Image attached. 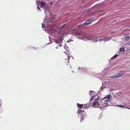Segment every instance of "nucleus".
<instances>
[{
	"instance_id": "1",
	"label": "nucleus",
	"mask_w": 130,
	"mask_h": 130,
	"mask_svg": "<svg viewBox=\"0 0 130 130\" xmlns=\"http://www.w3.org/2000/svg\"><path fill=\"white\" fill-rule=\"evenodd\" d=\"M94 21L93 20H92L91 18L88 19L87 21H86L85 22L83 23L82 25H80L79 26H78L77 27L79 26H85L89 25L90 24L92 21Z\"/></svg>"
},
{
	"instance_id": "2",
	"label": "nucleus",
	"mask_w": 130,
	"mask_h": 130,
	"mask_svg": "<svg viewBox=\"0 0 130 130\" xmlns=\"http://www.w3.org/2000/svg\"><path fill=\"white\" fill-rule=\"evenodd\" d=\"M124 72L121 71L119 73L115 75L112 76L111 77L115 79L123 76L124 75Z\"/></svg>"
},
{
	"instance_id": "3",
	"label": "nucleus",
	"mask_w": 130,
	"mask_h": 130,
	"mask_svg": "<svg viewBox=\"0 0 130 130\" xmlns=\"http://www.w3.org/2000/svg\"><path fill=\"white\" fill-rule=\"evenodd\" d=\"M99 98H98L96 99L94 101L93 103V106L94 107H99V106H100V101L98 103L99 99Z\"/></svg>"
},
{
	"instance_id": "4",
	"label": "nucleus",
	"mask_w": 130,
	"mask_h": 130,
	"mask_svg": "<svg viewBox=\"0 0 130 130\" xmlns=\"http://www.w3.org/2000/svg\"><path fill=\"white\" fill-rule=\"evenodd\" d=\"M100 102V105L104 106H109V104H110L109 103L107 102V101L104 100L103 99L102 100H101Z\"/></svg>"
},
{
	"instance_id": "5",
	"label": "nucleus",
	"mask_w": 130,
	"mask_h": 130,
	"mask_svg": "<svg viewBox=\"0 0 130 130\" xmlns=\"http://www.w3.org/2000/svg\"><path fill=\"white\" fill-rule=\"evenodd\" d=\"M112 98V96L111 95H108L103 98L104 100L107 101V102L110 103V101L111 100Z\"/></svg>"
},
{
	"instance_id": "6",
	"label": "nucleus",
	"mask_w": 130,
	"mask_h": 130,
	"mask_svg": "<svg viewBox=\"0 0 130 130\" xmlns=\"http://www.w3.org/2000/svg\"><path fill=\"white\" fill-rule=\"evenodd\" d=\"M66 55L67 56V59H65L64 60V62L67 65L69 64V58H71V57H69L68 55H67L66 54Z\"/></svg>"
},
{
	"instance_id": "7",
	"label": "nucleus",
	"mask_w": 130,
	"mask_h": 130,
	"mask_svg": "<svg viewBox=\"0 0 130 130\" xmlns=\"http://www.w3.org/2000/svg\"><path fill=\"white\" fill-rule=\"evenodd\" d=\"M88 39H89L90 40H91L92 42H97L99 40V39H98V38H96V37H94V38H92L91 39L89 38Z\"/></svg>"
},
{
	"instance_id": "8",
	"label": "nucleus",
	"mask_w": 130,
	"mask_h": 130,
	"mask_svg": "<svg viewBox=\"0 0 130 130\" xmlns=\"http://www.w3.org/2000/svg\"><path fill=\"white\" fill-rule=\"evenodd\" d=\"M77 106L78 107L79 109H81L82 108H85V105H83L82 104H79V103H77Z\"/></svg>"
},
{
	"instance_id": "9",
	"label": "nucleus",
	"mask_w": 130,
	"mask_h": 130,
	"mask_svg": "<svg viewBox=\"0 0 130 130\" xmlns=\"http://www.w3.org/2000/svg\"><path fill=\"white\" fill-rule=\"evenodd\" d=\"M110 39V38H105L104 39H99V41H104L105 42H106V41H107L109 40Z\"/></svg>"
},
{
	"instance_id": "10",
	"label": "nucleus",
	"mask_w": 130,
	"mask_h": 130,
	"mask_svg": "<svg viewBox=\"0 0 130 130\" xmlns=\"http://www.w3.org/2000/svg\"><path fill=\"white\" fill-rule=\"evenodd\" d=\"M80 37H80V38L82 39H84L86 38H87V36H86L85 33H83L81 35H80Z\"/></svg>"
},
{
	"instance_id": "11",
	"label": "nucleus",
	"mask_w": 130,
	"mask_h": 130,
	"mask_svg": "<svg viewBox=\"0 0 130 130\" xmlns=\"http://www.w3.org/2000/svg\"><path fill=\"white\" fill-rule=\"evenodd\" d=\"M38 3L41 5V6H40L41 7H43V6L44 5H46L45 3V2H39Z\"/></svg>"
},
{
	"instance_id": "12",
	"label": "nucleus",
	"mask_w": 130,
	"mask_h": 130,
	"mask_svg": "<svg viewBox=\"0 0 130 130\" xmlns=\"http://www.w3.org/2000/svg\"><path fill=\"white\" fill-rule=\"evenodd\" d=\"M129 37L128 36H126L125 37V39L126 41H128L129 39Z\"/></svg>"
},
{
	"instance_id": "13",
	"label": "nucleus",
	"mask_w": 130,
	"mask_h": 130,
	"mask_svg": "<svg viewBox=\"0 0 130 130\" xmlns=\"http://www.w3.org/2000/svg\"><path fill=\"white\" fill-rule=\"evenodd\" d=\"M116 106L119 107H122V108L124 107L125 108H127V107H125L124 106H123V105H117Z\"/></svg>"
},
{
	"instance_id": "14",
	"label": "nucleus",
	"mask_w": 130,
	"mask_h": 130,
	"mask_svg": "<svg viewBox=\"0 0 130 130\" xmlns=\"http://www.w3.org/2000/svg\"><path fill=\"white\" fill-rule=\"evenodd\" d=\"M84 112V110H78V113H80V112Z\"/></svg>"
},
{
	"instance_id": "15",
	"label": "nucleus",
	"mask_w": 130,
	"mask_h": 130,
	"mask_svg": "<svg viewBox=\"0 0 130 130\" xmlns=\"http://www.w3.org/2000/svg\"><path fill=\"white\" fill-rule=\"evenodd\" d=\"M124 51V48H120V51L122 52Z\"/></svg>"
},
{
	"instance_id": "16",
	"label": "nucleus",
	"mask_w": 130,
	"mask_h": 130,
	"mask_svg": "<svg viewBox=\"0 0 130 130\" xmlns=\"http://www.w3.org/2000/svg\"><path fill=\"white\" fill-rule=\"evenodd\" d=\"M118 55H115L111 58V59L112 60L116 58L118 56Z\"/></svg>"
},
{
	"instance_id": "17",
	"label": "nucleus",
	"mask_w": 130,
	"mask_h": 130,
	"mask_svg": "<svg viewBox=\"0 0 130 130\" xmlns=\"http://www.w3.org/2000/svg\"><path fill=\"white\" fill-rule=\"evenodd\" d=\"M66 25V24H63V25H62L61 27H60V28L61 29L63 28L64 27H65Z\"/></svg>"
},
{
	"instance_id": "18",
	"label": "nucleus",
	"mask_w": 130,
	"mask_h": 130,
	"mask_svg": "<svg viewBox=\"0 0 130 130\" xmlns=\"http://www.w3.org/2000/svg\"><path fill=\"white\" fill-rule=\"evenodd\" d=\"M42 24V27H43L44 28L45 27V25L44 24Z\"/></svg>"
},
{
	"instance_id": "19",
	"label": "nucleus",
	"mask_w": 130,
	"mask_h": 130,
	"mask_svg": "<svg viewBox=\"0 0 130 130\" xmlns=\"http://www.w3.org/2000/svg\"><path fill=\"white\" fill-rule=\"evenodd\" d=\"M53 2H52L50 3V5H53Z\"/></svg>"
},
{
	"instance_id": "20",
	"label": "nucleus",
	"mask_w": 130,
	"mask_h": 130,
	"mask_svg": "<svg viewBox=\"0 0 130 130\" xmlns=\"http://www.w3.org/2000/svg\"><path fill=\"white\" fill-rule=\"evenodd\" d=\"M37 8L39 10H41L40 8L39 7H37Z\"/></svg>"
},
{
	"instance_id": "21",
	"label": "nucleus",
	"mask_w": 130,
	"mask_h": 130,
	"mask_svg": "<svg viewBox=\"0 0 130 130\" xmlns=\"http://www.w3.org/2000/svg\"><path fill=\"white\" fill-rule=\"evenodd\" d=\"M93 99V97L92 96V98H91V100H90L91 101L92 100V99Z\"/></svg>"
},
{
	"instance_id": "22",
	"label": "nucleus",
	"mask_w": 130,
	"mask_h": 130,
	"mask_svg": "<svg viewBox=\"0 0 130 130\" xmlns=\"http://www.w3.org/2000/svg\"><path fill=\"white\" fill-rule=\"evenodd\" d=\"M58 45H59V47H60L61 46V44H59Z\"/></svg>"
},
{
	"instance_id": "23",
	"label": "nucleus",
	"mask_w": 130,
	"mask_h": 130,
	"mask_svg": "<svg viewBox=\"0 0 130 130\" xmlns=\"http://www.w3.org/2000/svg\"><path fill=\"white\" fill-rule=\"evenodd\" d=\"M82 120H80V122H82Z\"/></svg>"
},
{
	"instance_id": "24",
	"label": "nucleus",
	"mask_w": 130,
	"mask_h": 130,
	"mask_svg": "<svg viewBox=\"0 0 130 130\" xmlns=\"http://www.w3.org/2000/svg\"><path fill=\"white\" fill-rule=\"evenodd\" d=\"M128 108V109H130V108Z\"/></svg>"
},
{
	"instance_id": "25",
	"label": "nucleus",
	"mask_w": 130,
	"mask_h": 130,
	"mask_svg": "<svg viewBox=\"0 0 130 130\" xmlns=\"http://www.w3.org/2000/svg\"><path fill=\"white\" fill-rule=\"evenodd\" d=\"M64 53H66L65 52H64Z\"/></svg>"
}]
</instances>
